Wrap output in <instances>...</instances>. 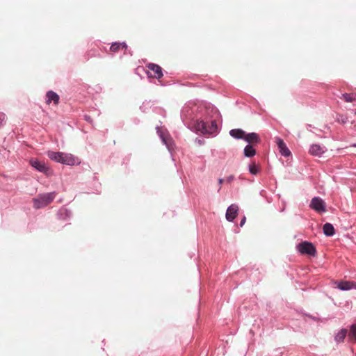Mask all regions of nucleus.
I'll list each match as a JSON object with an SVG mask.
<instances>
[{
    "mask_svg": "<svg viewBox=\"0 0 356 356\" xmlns=\"http://www.w3.org/2000/svg\"><path fill=\"white\" fill-rule=\"evenodd\" d=\"M134 122L136 124H139L140 120H139L138 119H137V118H135V119L134 120Z\"/></svg>",
    "mask_w": 356,
    "mask_h": 356,
    "instance_id": "4c0bfd02",
    "label": "nucleus"
},
{
    "mask_svg": "<svg viewBox=\"0 0 356 356\" xmlns=\"http://www.w3.org/2000/svg\"><path fill=\"white\" fill-rule=\"evenodd\" d=\"M84 119H85L86 121H87L89 123H91L92 121L91 117L90 115H84Z\"/></svg>",
    "mask_w": 356,
    "mask_h": 356,
    "instance_id": "f704fd0d",
    "label": "nucleus"
},
{
    "mask_svg": "<svg viewBox=\"0 0 356 356\" xmlns=\"http://www.w3.org/2000/svg\"><path fill=\"white\" fill-rule=\"evenodd\" d=\"M72 211L66 207H61L57 212V217L62 220H68L72 217Z\"/></svg>",
    "mask_w": 356,
    "mask_h": 356,
    "instance_id": "2eb2a0df",
    "label": "nucleus"
},
{
    "mask_svg": "<svg viewBox=\"0 0 356 356\" xmlns=\"http://www.w3.org/2000/svg\"><path fill=\"white\" fill-rule=\"evenodd\" d=\"M276 144L279 150L280 154L285 157H289L291 156V152L289 147H287L286 144L284 141V140L280 137H277L276 138Z\"/></svg>",
    "mask_w": 356,
    "mask_h": 356,
    "instance_id": "1a4fd4ad",
    "label": "nucleus"
},
{
    "mask_svg": "<svg viewBox=\"0 0 356 356\" xmlns=\"http://www.w3.org/2000/svg\"><path fill=\"white\" fill-rule=\"evenodd\" d=\"M234 179V176L231 175L229 176H228L226 179V181L227 183H230L231 181H232Z\"/></svg>",
    "mask_w": 356,
    "mask_h": 356,
    "instance_id": "72a5a7b5",
    "label": "nucleus"
},
{
    "mask_svg": "<svg viewBox=\"0 0 356 356\" xmlns=\"http://www.w3.org/2000/svg\"><path fill=\"white\" fill-rule=\"evenodd\" d=\"M348 337L351 341L356 342V324H353L350 327Z\"/></svg>",
    "mask_w": 356,
    "mask_h": 356,
    "instance_id": "412c9836",
    "label": "nucleus"
},
{
    "mask_svg": "<svg viewBox=\"0 0 356 356\" xmlns=\"http://www.w3.org/2000/svg\"><path fill=\"white\" fill-rule=\"evenodd\" d=\"M146 67L151 71L154 72V77L158 80L161 79L163 76V72L162 67L156 64L153 63H148Z\"/></svg>",
    "mask_w": 356,
    "mask_h": 356,
    "instance_id": "ddd939ff",
    "label": "nucleus"
},
{
    "mask_svg": "<svg viewBox=\"0 0 356 356\" xmlns=\"http://www.w3.org/2000/svg\"><path fill=\"white\" fill-rule=\"evenodd\" d=\"M141 70L146 74L147 78L153 77V76L152 75V74L149 71L145 70L143 67H141Z\"/></svg>",
    "mask_w": 356,
    "mask_h": 356,
    "instance_id": "7c9ffc66",
    "label": "nucleus"
},
{
    "mask_svg": "<svg viewBox=\"0 0 356 356\" xmlns=\"http://www.w3.org/2000/svg\"><path fill=\"white\" fill-rule=\"evenodd\" d=\"M94 179H96V177H94ZM93 190L91 192H87V193H100V188L101 184L97 180H95L93 184Z\"/></svg>",
    "mask_w": 356,
    "mask_h": 356,
    "instance_id": "5701e85b",
    "label": "nucleus"
},
{
    "mask_svg": "<svg viewBox=\"0 0 356 356\" xmlns=\"http://www.w3.org/2000/svg\"><path fill=\"white\" fill-rule=\"evenodd\" d=\"M152 107L150 101H145L140 106V110L143 113H147Z\"/></svg>",
    "mask_w": 356,
    "mask_h": 356,
    "instance_id": "b1692460",
    "label": "nucleus"
},
{
    "mask_svg": "<svg viewBox=\"0 0 356 356\" xmlns=\"http://www.w3.org/2000/svg\"><path fill=\"white\" fill-rule=\"evenodd\" d=\"M244 141L247 145H257L261 143V138L259 134L256 132H246Z\"/></svg>",
    "mask_w": 356,
    "mask_h": 356,
    "instance_id": "6e6552de",
    "label": "nucleus"
},
{
    "mask_svg": "<svg viewBox=\"0 0 356 356\" xmlns=\"http://www.w3.org/2000/svg\"><path fill=\"white\" fill-rule=\"evenodd\" d=\"M6 114L0 112V127L6 124Z\"/></svg>",
    "mask_w": 356,
    "mask_h": 356,
    "instance_id": "bb28decb",
    "label": "nucleus"
},
{
    "mask_svg": "<svg viewBox=\"0 0 356 356\" xmlns=\"http://www.w3.org/2000/svg\"><path fill=\"white\" fill-rule=\"evenodd\" d=\"M195 142L199 145H203L205 141L202 138H196Z\"/></svg>",
    "mask_w": 356,
    "mask_h": 356,
    "instance_id": "c85d7f7f",
    "label": "nucleus"
},
{
    "mask_svg": "<svg viewBox=\"0 0 356 356\" xmlns=\"http://www.w3.org/2000/svg\"><path fill=\"white\" fill-rule=\"evenodd\" d=\"M219 114L213 105L188 102L181 111V118L185 126L193 132L216 136L219 130L215 117Z\"/></svg>",
    "mask_w": 356,
    "mask_h": 356,
    "instance_id": "f257e3e1",
    "label": "nucleus"
},
{
    "mask_svg": "<svg viewBox=\"0 0 356 356\" xmlns=\"http://www.w3.org/2000/svg\"><path fill=\"white\" fill-rule=\"evenodd\" d=\"M326 150L327 149L324 146H321L319 144H312L309 147V153L312 156L321 157Z\"/></svg>",
    "mask_w": 356,
    "mask_h": 356,
    "instance_id": "9b49d317",
    "label": "nucleus"
},
{
    "mask_svg": "<svg viewBox=\"0 0 356 356\" xmlns=\"http://www.w3.org/2000/svg\"><path fill=\"white\" fill-rule=\"evenodd\" d=\"M229 136L236 140H244L246 131L241 128L232 129L229 132Z\"/></svg>",
    "mask_w": 356,
    "mask_h": 356,
    "instance_id": "dca6fc26",
    "label": "nucleus"
},
{
    "mask_svg": "<svg viewBox=\"0 0 356 356\" xmlns=\"http://www.w3.org/2000/svg\"><path fill=\"white\" fill-rule=\"evenodd\" d=\"M156 131L162 143L165 145L169 152H171L174 145V141L167 129L161 125H157Z\"/></svg>",
    "mask_w": 356,
    "mask_h": 356,
    "instance_id": "20e7f679",
    "label": "nucleus"
},
{
    "mask_svg": "<svg viewBox=\"0 0 356 356\" xmlns=\"http://www.w3.org/2000/svg\"><path fill=\"white\" fill-rule=\"evenodd\" d=\"M29 165L34 168L35 170L43 173L47 176L52 175V170L48 167L44 161H42L38 159L31 158L29 161Z\"/></svg>",
    "mask_w": 356,
    "mask_h": 356,
    "instance_id": "423d86ee",
    "label": "nucleus"
},
{
    "mask_svg": "<svg viewBox=\"0 0 356 356\" xmlns=\"http://www.w3.org/2000/svg\"><path fill=\"white\" fill-rule=\"evenodd\" d=\"M341 98H343L346 102L352 103L355 100L356 95L351 93H343Z\"/></svg>",
    "mask_w": 356,
    "mask_h": 356,
    "instance_id": "4be33fe9",
    "label": "nucleus"
},
{
    "mask_svg": "<svg viewBox=\"0 0 356 356\" xmlns=\"http://www.w3.org/2000/svg\"><path fill=\"white\" fill-rule=\"evenodd\" d=\"M337 122L341 124H345L348 122V117L343 115L339 114L337 118Z\"/></svg>",
    "mask_w": 356,
    "mask_h": 356,
    "instance_id": "393cba45",
    "label": "nucleus"
},
{
    "mask_svg": "<svg viewBox=\"0 0 356 356\" xmlns=\"http://www.w3.org/2000/svg\"><path fill=\"white\" fill-rule=\"evenodd\" d=\"M120 49L118 42H113L110 47V50L113 52H117Z\"/></svg>",
    "mask_w": 356,
    "mask_h": 356,
    "instance_id": "a878e982",
    "label": "nucleus"
},
{
    "mask_svg": "<svg viewBox=\"0 0 356 356\" xmlns=\"http://www.w3.org/2000/svg\"><path fill=\"white\" fill-rule=\"evenodd\" d=\"M298 252L302 255L315 257L316 248L314 245L308 241H302L296 245Z\"/></svg>",
    "mask_w": 356,
    "mask_h": 356,
    "instance_id": "39448f33",
    "label": "nucleus"
},
{
    "mask_svg": "<svg viewBox=\"0 0 356 356\" xmlns=\"http://www.w3.org/2000/svg\"><path fill=\"white\" fill-rule=\"evenodd\" d=\"M47 156L51 161L63 165H75L81 163L78 157L70 153L49 151Z\"/></svg>",
    "mask_w": 356,
    "mask_h": 356,
    "instance_id": "f03ea898",
    "label": "nucleus"
},
{
    "mask_svg": "<svg viewBox=\"0 0 356 356\" xmlns=\"http://www.w3.org/2000/svg\"><path fill=\"white\" fill-rule=\"evenodd\" d=\"M55 196V192L39 194L36 197L33 198V207L35 209L45 207L54 200Z\"/></svg>",
    "mask_w": 356,
    "mask_h": 356,
    "instance_id": "7ed1b4c3",
    "label": "nucleus"
},
{
    "mask_svg": "<svg viewBox=\"0 0 356 356\" xmlns=\"http://www.w3.org/2000/svg\"><path fill=\"white\" fill-rule=\"evenodd\" d=\"M243 156L247 158H252L257 154L255 145H246L243 151Z\"/></svg>",
    "mask_w": 356,
    "mask_h": 356,
    "instance_id": "a211bd4d",
    "label": "nucleus"
},
{
    "mask_svg": "<svg viewBox=\"0 0 356 356\" xmlns=\"http://www.w3.org/2000/svg\"><path fill=\"white\" fill-rule=\"evenodd\" d=\"M223 182H224V179H222V178H219V179H218V184H219V185H222Z\"/></svg>",
    "mask_w": 356,
    "mask_h": 356,
    "instance_id": "e433bc0d",
    "label": "nucleus"
},
{
    "mask_svg": "<svg viewBox=\"0 0 356 356\" xmlns=\"http://www.w3.org/2000/svg\"><path fill=\"white\" fill-rule=\"evenodd\" d=\"M323 233L327 237L333 236L336 233L334 225L330 222H325L323 226Z\"/></svg>",
    "mask_w": 356,
    "mask_h": 356,
    "instance_id": "f3484780",
    "label": "nucleus"
},
{
    "mask_svg": "<svg viewBox=\"0 0 356 356\" xmlns=\"http://www.w3.org/2000/svg\"><path fill=\"white\" fill-rule=\"evenodd\" d=\"M238 179H241V180H243V178H242V177H241V176H239V177H238Z\"/></svg>",
    "mask_w": 356,
    "mask_h": 356,
    "instance_id": "ea45409f",
    "label": "nucleus"
},
{
    "mask_svg": "<svg viewBox=\"0 0 356 356\" xmlns=\"http://www.w3.org/2000/svg\"><path fill=\"white\" fill-rule=\"evenodd\" d=\"M347 334V330L346 328H341L335 335L334 340L337 343H341L344 341L345 337Z\"/></svg>",
    "mask_w": 356,
    "mask_h": 356,
    "instance_id": "aec40b11",
    "label": "nucleus"
},
{
    "mask_svg": "<svg viewBox=\"0 0 356 356\" xmlns=\"http://www.w3.org/2000/svg\"><path fill=\"white\" fill-rule=\"evenodd\" d=\"M355 114L356 115V110H355Z\"/></svg>",
    "mask_w": 356,
    "mask_h": 356,
    "instance_id": "79ce46f5",
    "label": "nucleus"
},
{
    "mask_svg": "<svg viewBox=\"0 0 356 356\" xmlns=\"http://www.w3.org/2000/svg\"><path fill=\"white\" fill-rule=\"evenodd\" d=\"M91 56H98V57H100L101 55L99 54H98L97 55H95L94 54H90V51H88L87 54H86L84 55V58H85V60H88L90 57H91Z\"/></svg>",
    "mask_w": 356,
    "mask_h": 356,
    "instance_id": "cd10ccee",
    "label": "nucleus"
},
{
    "mask_svg": "<svg viewBox=\"0 0 356 356\" xmlns=\"http://www.w3.org/2000/svg\"><path fill=\"white\" fill-rule=\"evenodd\" d=\"M246 222V217L243 216L240 221L239 226L243 227Z\"/></svg>",
    "mask_w": 356,
    "mask_h": 356,
    "instance_id": "473e14b6",
    "label": "nucleus"
},
{
    "mask_svg": "<svg viewBox=\"0 0 356 356\" xmlns=\"http://www.w3.org/2000/svg\"><path fill=\"white\" fill-rule=\"evenodd\" d=\"M337 289L341 291H349L356 289V282L348 280H340L337 283Z\"/></svg>",
    "mask_w": 356,
    "mask_h": 356,
    "instance_id": "f8f14e48",
    "label": "nucleus"
},
{
    "mask_svg": "<svg viewBox=\"0 0 356 356\" xmlns=\"http://www.w3.org/2000/svg\"><path fill=\"white\" fill-rule=\"evenodd\" d=\"M60 102L59 95L53 90H48L46 93V104H50L54 102V104H58Z\"/></svg>",
    "mask_w": 356,
    "mask_h": 356,
    "instance_id": "4468645a",
    "label": "nucleus"
},
{
    "mask_svg": "<svg viewBox=\"0 0 356 356\" xmlns=\"http://www.w3.org/2000/svg\"><path fill=\"white\" fill-rule=\"evenodd\" d=\"M307 127H308L309 128H311L312 125H311V124H307Z\"/></svg>",
    "mask_w": 356,
    "mask_h": 356,
    "instance_id": "a19ab883",
    "label": "nucleus"
},
{
    "mask_svg": "<svg viewBox=\"0 0 356 356\" xmlns=\"http://www.w3.org/2000/svg\"><path fill=\"white\" fill-rule=\"evenodd\" d=\"M248 171L252 175L256 176L261 172V168L255 161H252L248 165Z\"/></svg>",
    "mask_w": 356,
    "mask_h": 356,
    "instance_id": "6ab92c4d",
    "label": "nucleus"
},
{
    "mask_svg": "<svg viewBox=\"0 0 356 356\" xmlns=\"http://www.w3.org/2000/svg\"><path fill=\"white\" fill-rule=\"evenodd\" d=\"M309 207L319 213H322L326 211L325 202L318 196H315L312 199L309 204Z\"/></svg>",
    "mask_w": 356,
    "mask_h": 356,
    "instance_id": "0eeeda50",
    "label": "nucleus"
},
{
    "mask_svg": "<svg viewBox=\"0 0 356 356\" xmlns=\"http://www.w3.org/2000/svg\"><path fill=\"white\" fill-rule=\"evenodd\" d=\"M351 147H356V143H353L350 145Z\"/></svg>",
    "mask_w": 356,
    "mask_h": 356,
    "instance_id": "58836bf2",
    "label": "nucleus"
},
{
    "mask_svg": "<svg viewBox=\"0 0 356 356\" xmlns=\"http://www.w3.org/2000/svg\"><path fill=\"white\" fill-rule=\"evenodd\" d=\"M306 316L312 318V320L315 321H318L319 320V318L316 316H314L311 314H304Z\"/></svg>",
    "mask_w": 356,
    "mask_h": 356,
    "instance_id": "2f4dec72",
    "label": "nucleus"
},
{
    "mask_svg": "<svg viewBox=\"0 0 356 356\" xmlns=\"http://www.w3.org/2000/svg\"><path fill=\"white\" fill-rule=\"evenodd\" d=\"M239 208L236 204H232L227 209L225 218L228 222H234L238 214Z\"/></svg>",
    "mask_w": 356,
    "mask_h": 356,
    "instance_id": "9d476101",
    "label": "nucleus"
},
{
    "mask_svg": "<svg viewBox=\"0 0 356 356\" xmlns=\"http://www.w3.org/2000/svg\"><path fill=\"white\" fill-rule=\"evenodd\" d=\"M124 54H129L130 56H132V51L127 48V50H125Z\"/></svg>",
    "mask_w": 356,
    "mask_h": 356,
    "instance_id": "c9c22d12",
    "label": "nucleus"
},
{
    "mask_svg": "<svg viewBox=\"0 0 356 356\" xmlns=\"http://www.w3.org/2000/svg\"><path fill=\"white\" fill-rule=\"evenodd\" d=\"M118 44L120 47V49H124L125 50H127L128 46L126 42H118Z\"/></svg>",
    "mask_w": 356,
    "mask_h": 356,
    "instance_id": "c756f323",
    "label": "nucleus"
}]
</instances>
